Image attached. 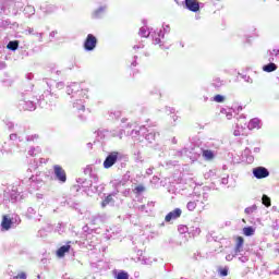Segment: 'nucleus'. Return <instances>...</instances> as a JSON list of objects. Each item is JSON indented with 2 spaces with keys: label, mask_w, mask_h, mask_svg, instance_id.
<instances>
[{
  "label": "nucleus",
  "mask_w": 279,
  "mask_h": 279,
  "mask_svg": "<svg viewBox=\"0 0 279 279\" xmlns=\"http://www.w3.org/2000/svg\"><path fill=\"white\" fill-rule=\"evenodd\" d=\"M53 175L54 180L60 182V184H64L66 182V171H64L60 165L53 166Z\"/></svg>",
  "instance_id": "7ed1b4c3"
},
{
  "label": "nucleus",
  "mask_w": 279,
  "mask_h": 279,
  "mask_svg": "<svg viewBox=\"0 0 279 279\" xmlns=\"http://www.w3.org/2000/svg\"><path fill=\"white\" fill-rule=\"evenodd\" d=\"M95 47H97V37H95L93 34H88L84 43V48L86 51H93Z\"/></svg>",
  "instance_id": "423d86ee"
},
{
  "label": "nucleus",
  "mask_w": 279,
  "mask_h": 279,
  "mask_svg": "<svg viewBox=\"0 0 279 279\" xmlns=\"http://www.w3.org/2000/svg\"><path fill=\"white\" fill-rule=\"evenodd\" d=\"M146 173H147V175H151V173H154V170H151V168H149L146 170Z\"/></svg>",
  "instance_id": "4d7b16f0"
},
{
  "label": "nucleus",
  "mask_w": 279,
  "mask_h": 279,
  "mask_svg": "<svg viewBox=\"0 0 279 279\" xmlns=\"http://www.w3.org/2000/svg\"><path fill=\"white\" fill-rule=\"evenodd\" d=\"M86 173H89L92 180H94V182H99V177H97V174L93 173V170L90 168H87L85 170Z\"/></svg>",
  "instance_id": "c756f323"
},
{
  "label": "nucleus",
  "mask_w": 279,
  "mask_h": 279,
  "mask_svg": "<svg viewBox=\"0 0 279 279\" xmlns=\"http://www.w3.org/2000/svg\"><path fill=\"white\" fill-rule=\"evenodd\" d=\"M4 197L10 198V202H21L23 194L19 192L17 186H13L9 192H5Z\"/></svg>",
  "instance_id": "20e7f679"
},
{
  "label": "nucleus",
  "mask_w": 279,
  "mask_h": 279,
  "mask_svg": "<svg viewBox=\"0 0 279 279\" xmlns=\"http://www.w3.org/2000/svg\"><path fill=\"white\" fill-rule=\"evenodd\" d=\"M7 48L10 49V51H16V49H19V41H9Z\"/></svg>",
  "instance_id": "393cba45"
},
{
  "label": "nucleus",
  "mask_w": 279,
  "mask_h": 279,
  "mask_svg": "<svg viewBox=\"0 0 279 279\" xmlns=\"http://www.w3.org/2000/svg\"><path fill=\"white\" fill-rule=\"evenodd\" d=\"M16 137H17V135L14 133L10 135L11 141H16Z\"/></svg>",
  "instance_id": "5fc2aeb1"
},
{
  "label": "nucleus",
  "mask_w": 279,
  "mask_h": 279,
  "mask_svg": "<svg viewBox=\"0 0 279 279\" xmlns=\"http://www.w3.org/2000/svg\"><path fill=\"white\" fill-rule=\"evenodd\" d=\"M43 98L46 99V101H50V104H52L51 99H53V94H51L49 92H45L43 95Z\"/></svg>",
  "instance_id": "72a5a7b5"
},
{
  "label": "nucleus",
  "mask_w": 279,
  "mask_h": 279,
  "mask_svg": "<svg viewBox=\"0 0 279 279\" xmlns=\"http://www.w3.org/2000/svg\"><path fill=\"white\" fill-rule=\"evenodd\" d=\"M150 34L151 33L147 31V27L143 26L140 28V36H142V38H148Z\"/></svg>",
  "instance_id": "bb28decb"
},
{
  "label": "nucleus",
  "mask_w": 279,
  "mask_h": 279,
  "mask_svg": "<svg viewBox=\"0 0 279 279\" xmlns=\"http://www.w3.org/2000/svg\"><path fill=\"white\" fill-rule=\"evenodd\" d=\"M35 36H37L39 43H43V33H35Z\"/></svg>",
  "instance_id": "49530a36"
},
{
  "label": "nucleus",
  "mask_w": 279,
  "mask_h": 279,
  "mask_svg": "<svg viewBox=\"0 0 279 279\" xmlns=\"http://www.w3.org/2000/svg\"><path fill=\"white\" fill-rule=\"evenodd\" d=\"M23 0H13L11 2V8L13 9V14H19L23 10Z\"/></svg>",
  "instance_id": "ddd939ff"
},
{
  "label": "nucleus",
  "mask_w": 279,
  "mask_h": 279,
  "mask_svg": "<svg viewBox=\"0 0 279 279\" xmlns=\"http://www.w3.org/2000/svg\"><path fill=\"white\" fill-rule=\"evenodd\" d=\"M182 216V209L180 208H175L174 210L170 211L166 218L165 221L169 222V221H173V219H179V217Z\"/></svg>",
  "instance_id": "9d476101"
},
{
  "label": "nucleus",
  "mask_w": 279,
  "mask_h": 279,
  "mask_svg": "<svg viewBox=\"0 0 279 279\" xmlns=\"http://www.w3.org/2000/svg\"><path fill=\"white\" fill-rule=\"evenodd\" d=\"M169 32H171V27L169 25L163 26V31H160L157 34V37L153 38L154 45H160L161 43L160 38H165V34H169Z\"/></svg>",
  "instance_id": "6e6552de"
},
{
  "label": "nucleus",
  "mask_w": 279,
  "mask_h": 279,
  "mask_svg": "<svg viewBox=\"0 0 279 279\" xmlns=\"http://www.w3.org/2000/svg\"><path fill=\"white\" fill-rule=\"evenodd\" d=\"M214 86H216L217 88H219V86H223V81H220L219 78H216L214 81Z\"/></svg>",
  "instance_id": "4c0bfd02"
},
{
  "label": "nucleus",
  "mask_w": 279,
  "mask_h": 279,
  "mask_svg": "<svg viewBox=\"0 0 279 279\" xmlns=\"http://www.w3.org/2000/svg\"><path fill=\"white\" fill-rule=\"evenodd\" d=\"M114 195H117V192L109 194L101 203V207L106 208V206H112L114 205Z\"/></svg>",
  "instance_id": "4468645a"
},
{
  "label": "nucleus",
  "mask_w": 279,
  "mask_h": 279,
  "mask_svg": "<svg viewBox=\"0 0 279 279\" xmlns=\"http://www.w3.org/2000/svg\"><path fill=\"white\" fill-rule=\"evenodd\" d=\"M234 254H229L226 256V260H233L234 259Z\"/></svg>",
  "instance_id": "de8ad7c7"
},
{
  "label": "nucleus",
  "mask_w": 279,
  "mask_h": 279,
  "mask_svg": "<svg viewBox=\"0 0 279 279\" xmlns=\"http://www.w3.org/2000/svg\"><path fill=\"white\" fill-rule=\"evenodd\" d=\"M64 279H71V277H64Z\"/></svg>",
  "instance_id": "338daca9"
},
{
  "label": "nucleus",
  "mask_w": 279,
  "mask_h": 279,
  "mask_svg": "<svg viewBox=\"0 0 279 279\" xmlns=\"http://www.w3.org/2000/svg\"><path fill=\"white\" fill-rule=\"evenodd\" d=\"M123 134H125V131L123 129H118V130H113L111 131V136H113V138H123Z\"/></svg>",
  "instance_id": "412c9836"
},
{
  "label": "nucleus",
  "mask_w": 279,
  "mask_h": 279,
  "mask_svg": "<svg viewBox=\"0 0 279 279\" xmlns=\"http://www.w3.org/2000/svg\"><path fill=\"white\" fill-rule=\"evenodd\" d=\"M13 228H16L19 226V223H21V217H19V215H15L14 217L11 218Z\"/></svg>",
  "instance_id": "7c9ffc66"
},
{
  "label": "nucleus",
  "mask_w": 279,
  "mask_h": 279,
  "mask_svg": "<svg viewBox=\"0 0 279 279\" xmlns=\"http://www.w3.org/2000/svg\"><path fill=\"white\" fill-rule=\"evenodd\" d=\"M57 88L59 89V90H62V88H64V83L63 82H59V83H57Z\"/></svg>",
  "instance_id": "c03bdc74"
},
{
  "label": "nucleus",
  "mask_w": 279,
  "mask_h": 279,
  "mask_svg": "<svg viewBox=\"0 0 279 279\" xmlns=\"http://www.w3.org/2000/svg\"><path fill=\"white\" fill-rule=\"evenodd\" d=\"M128 121V119H122L121 122L122 123H125Z\"/></svg>",
  "instance_id": "0e129e2a"
},
{
  "label": "nucleus",
  "mask_w": 279,
  "mask_h": 279,
  "mask_svg": "<svg viewBox=\"0 0 279 279\" xmlns=\"http://www.w3.org/2000/svg\"><path fill=\"white\" fill-rule=\"evenodd\" d=\"M112 114L116 116V119H119L121 117V111H114Z\"/></svg>",
  "instance_id": "3c124183"
},
{
  "label": "nucleus",
  "mask_w": 279,
  "mask_h": 279,
  "mask_svg": "<svg viewBox=\"0 0 279 279\" xmlns=\"http://www.w3.org/2000/svg\"><path fill=\"white\" fill-rule=\"evenodd\" d=\"M201 199H202V196H198V199L189 202L186 205L187 210L193 211L195 210V208H197L198 204H204V201H201Z\"/></svg>",
  "instance_id": "dca6fc26"
},
{
  "label": "nucleus",
  "mask_w": 279,
  "mask_h": 279,
  "mask_svg": "<svg viewBox=\"0 0 279 279\" xmlns=\"http://www.w3.org/2000/svg\"><path fill=\"white\" fill-rule=\"evenodd\" d=\"M28 191L29 193L34 192V191H38V189H40V186H43V180L38 179V177H34L32 175L28 179Z\"/></svg>",
  "instance_id": "39448f33"
},
{
  "label": "nucleus",
  "mask_w": 279,
  "mask_h": 279,
  "mask_svg": "<svg viewBox=\"0 0 279 279\" xmlns=\"http://www.w3.org/2000/svg\"><path fill=\"white\" fill-rule=\"evenodd\" d=\"M135 192H136V193H145V187H144L143 185H137V186L135 187Z\"/></svg>",
  "instance_id": "58836bf2"
},
{
  "label": "nucleus",
  "mask_w": 279,
  "mask_h": 279,
  "mask_svg": "<svg viewBox=\"0 0 279 279\" xmlns=\"http://www.w3.org/2000/svg\"><path fill=\"white\" fill-rule=\"evenodd\" d=\"M257 208L258 207L256 205H252L251 207L245 208L244 213L246 215H252V213H256Z\"/></svg>",
  "instance_id": "473e14b6"
},
{
  "label": "nucleus",
  "mask_w": 279,
  "mask_h": 279,
  "mask_svg": "<svg viewBox=\"0 0 279 279\" xmlns=\"http://www.w3.org/2000/svg\"><path fill=\"white\" fill-rule=\"evenodd\" d=\"M116 279H130V275L125 271H121L117 275Z\"/></svg>",
  "instance_id": "c9c22d12"
},
{
  "label": "nucleus",
  "mask_w": 279,
  "mask_h": 279,
  "mask_svg": "<svg viewBox=\"0 0 279 279\" xmlns=\"http://www.w3.org/2000/svg\"><path fill=\"white\" fill-rule=\"evenodd\" d=\"M181 231L186 232V227L181 228Z\"/></svg>",
  "instance_id": "680f3d73"
},
{
  "label": "nucleus",
  "mask_w": 279,
  "mask_h": 279,
  "mask_svg": "<svg viewBox=\"0 0 279 279\" xmlns=\"http://www.w3.org/2000/svg\"><path fill=\"white\" fill-rule=\"evenodd\" d=\"M107 10H108V5L99 7L97 10H95L93 12V17L94 19H101V16H104V14H106Z\"/></svg>",
  "instance_id": "2eb2a0df"
},
{
  "label": "nucleus",
  "mask_w": 279,
  "mask_h": 279,
  "mask_svg": "<svg viewBox=\"0 0 279 279\" xmlns=\"http://www.w3.org/2000/svg\"><path fill=\"white\" fill-rule=\"evenodd\" d=\"M24 14L29 19L36 14V9L33 5H26L24 8Z\"/></svg>",
  "instance_id": "aec40b11"
},
{
  "label": "nucleus",
  "mask_w": 279,
  "mask_h": 279,
  "mask_svg": "<svg viewBox=\"0 0 279 279\" xmlns=\"http://www.w3.org/2000/svg\"><path fill=\"white\" fill-rule=\"evenodd\" d=\"M221 183H222V184H228V177L222 178V179H221Z\"/></svg>",
  "instance_id": "864d4df0"
},
{
  "label": "nucleus",
  "mask_w": 279,
  "mask_h": 279,
  "mask_svg": "<svg viewBox=\"0 0 279 279\" xmlns=\"http://www.w3.org/2000/svg\"><path fill=\"white\" fill-rule=\"evenodd\" d=\"M226 117H227L228 120L232 119V112H227Z\"/></svg>",
  "instance_id": "6e6d98bb"
},
{
  "label": "nucleus",
  "mask_w": 279,
  "mask_h": 279,
  "mask_svg": "<svg viewBox=\"0 0 279 279\" xmlns=\"http://www.w3.org/2000/svg\"><path fill=\"white\" fill-rule=\"evenodd\" d=\"M243 243H244L243 238L239 236V238L236 239L235 255H238L239 252H241V247H243Z\"/></svg>",
  "instance_id": "b1692460"
},
{
  "label": "nucleus",
  "mask_w": 279,
  "mask_h": 279,
  "mask_svg": "<svg viewBox=\"0 0 279 279\" xmlns=\"http://www.w3.org/2000/svg\"><path fill=\"white\" fill-rule=\"evenodd\" d=\"M12 128H14V124L10 123L9 130H12Z\"/></svg>",
  "instance_id": "052dcab7"
},
{
  "label": "nucleus",
  "mask_w": 279,
  "mask_h": 279,
  "mask_svg": "<svg viewBox=\"0 0 279 279\" xmlns=\"http://www.w3.org/2000/svg\"><path fill=\"white\" fill-rule=\"evenodd\" d=\"M144 209H145V205H142V206H141V210H144Z\"/></svg>",
  "instance_id": "69168bd1"
},
{
  "label": "nucleus",
  "mask_w": 279,
  "mask_h": 279,
  "mask_svg": "<svg viewBox=\"0 0 279 279\" xmlns=\"http://www.w3.org/2000/svg\"><path fill=\"white\" fill-rule=\"evenodd\" d=\"M185 8H187L190 12H199V2H197V0H185Z\"/></svg>",
  "instance_id": "1a4fd4ad"
},
{
  "label": "nucleus",
  "mask_w": 279,
  "mask_h": 279,
  "mask_svg": "<svg viewBox=\"0 0 279 279\" xmlns=\"http://www.w3.org/2000/svg\"><path fill=\"white\" fill-rule=\"evenodd\" d=\"M233 135H235V136H241V131H240V130H234V131H233Z\"/></svg>",
  "instance_id": "603ef678"
},
{
  "label": "nucleus",
  "mask_w": 279,
  "mask_h": 279,
  "mask_svg": "<svg viewBox=\"0 0 279 279\" xmlns=\"http://www.w3.org/2000/svg\"><path fill=\"white\" fill-rule=\"evenodd\" d=\"M134 124L133 123H128L126 128H133Z\"/></svg>",
  "instance_id": "bf43d9fd"
},
{
  "label": "nucleus",
  "mask_w": 279,
  "mask_h": 279,
  "mask_svg": "<svg viewBox=\"0 0 279 279\" xmlns=\"http://www.w3.org/2000/svg\"><path fill=\"white\" fill-rule=\"evenodd\" d=\"M253 175L257 178V180H263V178H268L269 170L263 167H257L253 169Z\"/></svg>",
  "instance_id": "0eeeda50"
},
{
  "label": "nucleus",
  "mask_w": 279,
  "mask_h": 279,
  "mask_svg": "<svg viewBox=\"0 0 279 279\" xmlns=\"http://www.w3.org/2000/svg\"><path fill=\"white\" fill-rule=\"evenodd\" d=\"M274 274H275L276 276H279V267H278L276 270H274Z\"/></svg>",
  "instance_id": "13d9d810"
},
{
  "label": "nucleus",
  "mask_w": 279,
  "mask_h": 279,
  "mask_svg": "<svg viewBox=\"0 0 279 279\" xmlns=\"http://www.w3.org/2000/svg\"><path fill=\"white\" fill-rule=\"evenodd\" d=\"M214 101H216V104H223V101H226V96L216 95Z\"/></svg>",
  "instance_id": "f704fd0d"
},
{
  "label": "nucleus",
  "mask_w": 279,
  "mask_h": 279,
  "mask_svg": "<svg viewBox=\"0 0 279 279\" xmlns=\"http://www.w3.org/2000/svg\"><path fill=\"white\" fill-rule=\"evenodd\" d=\"M255 151H259V148H255Z\"/></svg>",
  "instance_id": "774afa93"
},
{
  "label": "nucleus",
  "mask_w": 279,
  "mask_h": 279,
  "mask_svg": "<svg viewBox=\"0 0 279 279\" xmlns=\"http://www.w3.org/2000/svg\"><path fill=\"white\" fill-rule=\"evenodd\" d=\"M36 140H38V135H37V134H35V135H28V136L26 137V141H36Z\"/></svg>",
  "instance_id": "37998d69"
},
{
  "label": "nucleus",
  "mask_w": 279,
  "mask_h": 279,
  "mask_svg": "<svg viewBox=\"0 0 279 279\" xmlns=\"http://www.w3.org/2000/svg\"><path fill=\"white\" fill-rule=\"evenodd\" d=\"M20 106L23 108V110H28L29 112L36 110V104H34L32 100H22Z\"/></svg>",
  "instance_id": "9b49d317"
},
{
  "label": "nucleus",
  "mask_w": 279,
  "mask_h": 279,
  "mask_svg": "<svg viewBox=\"0 0 279 279\" xmlns=\"http://www.w3.org/2000/svg\"><path fill=\"white\" fill-rule=\"evenodd\" d=\"M25 34L28 35V36H35L36 33H34V28L28 27V28L25 31Z\"/></svg>",
  "instance_id": "ea45409f"
},
{
  "label": "nucleus",
  "mask_w": 279,
  "mask_h": 279,
  "mask_svg": "<svg viewBox=\"0 0 279 279\" xmlns=\"http://www.w3.org/2000/svg\"><path fill=\"white\" fill-rule=\"evenodd\" d=\"M26 217H28V219H34V217H36V209H34V207H28Z\"/></svg>",
  "instance_id": "cd10ccee"
},
{
  "label": "nucleus",
  "mask_w": 279,
  "mask_h": 279,
  "mask_svg": "<svg viewBox=\"0 0 279 279\" xmlns=\"http://www.w3.org/2000/svg\"><path fill=\"white\" fill-rule=\"evenodd\" d=\"M123 158V155L119 151H111L107 155L105 161L102 162L104 169H112L116 162H119Z\"/></svg>",
  "instance_id": "f03ea898"
},
{
  "label": "nucleus",
  "mask_w": 279,
  "mask_h": 279,
  "mask_svg": "<svg viewBox=\"0 0 279 279\" xmlns=\"http://www.w3.org/2000/svg\"><path fill=\"white\" fill-rule=\"evenodd\" d=\"M267 54L269 56L268 58V62H274V56L277 58V56H279V50L278 49H272V50H268Z\"/></svg>",
  "instance_id": "5701e85b"
},
{
  "label": "nucleus",
  "mask_w": 279,
  "mask_h": 279,
  "mask_svg": "<svg viewBox=\"0 0 279 279\" xmlns=\"http://www.w3.org/2000/svg\"><path fill=\"white\" fill-rule=\"evenodd\" d=\"M13 279H27V275L25 272L19 274L17 276L13 277Z\"/></svg>",
  "instance_id": "a19ab883"
},
{
  "label": "nucleus",
  "mask_w": 279,
  "mask_h": 279,
  "mask_svg": "<svg viewBox=\"0 0 279 279\" xmlns=\"http://www.w3.org/2000/svg\"><path fill=\"white\" fill-rule=\"evenodd\" d=\"M77 183L81 184L82 186H84L85 189H88V186H93L92 182H88V181L83 180V179H78Z\"/></svg>",
  "instance_id": "2f4dec72"
},
{
  "label": "nucleus",
  "mask_w": 279,
  "mask_h": 279,
  "mask_svg": "<svg viewBox=\"0 0 279 279\" xmlns=\"http://www.w3.org/2000/svg\"><path fill=\"white\" fill-rule=\"evenodd\" d=\"M1 228L5 231L10 230V228H14L12 225V218H9L8 215H4L2 217Z\"/></svg>",
  "instance_id": "f8f14e48"
},
{
  "label": "nucleus",
  "mask_w": 279,
  "mask_h": 279,
  "mask_svg": "<svg viewBox=\"0 0 279 279\" xmlns=\"http://www.w3.org/2000/svg\"><path fill=\"white\" fill-rule=\"evenodd\" d=\"M36 151V148H34V147H31L29 149H28V156H35V153Z\"/></svg>",
  "instance_id": "a18cd8bd"
},
{
  "label": "nucleus",
  "mask_w": 279,
  "mask_h": 279,
  "mask_svg": "<svg viewBox=\"0 0 279 279\" xmlns=\"http://www.w3.org/2000/svg\"><path fill=\"white\" fill-rule=\"evenodd\" d=\"M262 202H263L264 206H266L267 208H269V206H271V198H269V196H267L265 194L262 197Z\"/></svg>",
  "instance_id": "c85d7f7f"
},
{
  "label": "nucleus",
  "mask_w": 279,
  "mask_h": 279,
  "mask_svg": "<svg viewBox=\"0 0 279 279\" xmlns=\"http://www.w3.org/2000/svg\"><path fill=\"white\" fill-rule=\"evenodd\" d=\"M87 147L92 148V147H93V144L88 143V144H87Z\"/></svg>",
  "instance_id": "e2e57ef3"
},
{
  "label": "nucleus",
  "mask_w": 279,
  "mask_h": 279,
  "mask_svg": "<svg viewBox=\"0 0 279 279\" xmlns=\"http://www.w3.org/2000/svg\"><path fill=\"white\" fill-rule=\"evenodd\" d=\"M277 69L278 65H276L274 61H270V63L263 66V71H265L266 73H274V71H276Z\"/></svg>",
  "instance_id": "6ab92c4d"
},
{
  "label": "nucleus",
  "mask_w": 279,
  "mask_h": 279,
  "mask_svg": "<svg viewBox=\"0 0 279 279\" xmlns=\"http://www.w3.org/2000/svg\"><path fill=\"white\" fill-rule=\"evenodd\" d=\"M254 228H252V227H245L244 229H243V234L245 235V236H254Z\"/></svg>",
  "instance_id": "a878e982"
},
{
  "label": "nucleus",
  "mask_w": 279,
  "mask_h": 279,
  "mask_svg": "<svg viewBox=\"0 0 279 279\" xmlns=\"http://www.w3.org/2000/svg\"><path fill=\"white\" fill-rule=\"evenodd\" d=\"M247 128L248 130H260V120L258 118L252 119Z\"/></svg>",
  "instance_id": "f3484780"
},
{
  "label": "nucleus",
  "mask_w": 279,
  "mask_h": 279,
  "mask_svg": "<svg viewBox=\"0 0 279 279\" xmlns=\"http://www.w3.org/2000/svg\"><path fill=\"white\" fill-rule=\"evenodd\" d=\"M57 35H58V32H56V31H52V32L49 34L50 38H56Z\"/></svg>",
  "instance_id": "8fccbe9b"
},
{
  "label": "nucleus",
  "mask_w": 279,
  "mask_h": 279,
  "mask_svg": "<svg viewBox=\"0 0 279 279\" xmlns=\"http://www.w3.org/2000/svg\"><path fill=\"white\" fill-rule=\"evenodd\" d=\"M71 250V245L66 244L61 246L58 251H57V256L59 258H64V255L68 254V252H70Z\"/></svg>",
  "instance_id": "a211bd4d"
},
{
  "label": "nucleus",
  "mask_w": 279,
  "mask_h": 279,
  "mask_svg": "<svg viewBox=\"0 0 279 279\" xmlns=\"http://www.w3.org/2000/svg\"><path fill=\"white\" fill-rule=\"evenodd\" d=\"M203 158H205V160H213L215 158V151L209 149L203 150Z\"/></svg>",
  "instance_id": "4be33fe9"
},
{
  "label": "nucleus",
  "mask_w": 279,
  "mask_h": 279,
  "mask_svg": "<svg viewBox=\"0 0 279 279\" xmlns=\"http://www.w3.org/2000/svg\"><path fill=\"white\" fill-rule=\"evenodd\" d=\"M219 274H220V276H222V277L228 276V268H221V269L219 270Z\"/></svg>",
  "instance_id": "79ce46f5"
},
{
  "label": "nucleus",
  "mask_w": 279,
  "mask_h": 279,
  "mask_svg": "<svg viewBox=\"0 0 279 279\" xmlns=\"http://www.w3.org/2000/svg\"><path fill=\"white\" fill-rule=\"evenodd\" d=\"M146 141H148V143H151L153 141H156V133H148L146 135Z\"/></svg>",
  "instance_id": "e433bc0d"
},
{
  "label": "nucleus",
  "mask_w": 279,
  "mask_h": 279,
  "mask_svg": "<svg viewBox=\"0 0 279 279\" xmlns=\"http://www.w3.org/2000/svg\"><path fill=\"white\" fill-rule=\"evenodd\" d=\"M66 95H71V102L73 104V108L77 109L78 111H84L86 109L84 104L88 98V89L82 88V84L71 83L68 85Z\"/></svg>",
  "instance_id": "f257e3e1"
},
{
  "label": "nucleus",
  "mask_w": 279,
  "mask_h": 279,
  "mask_svg": "<svg viewBox=\"0 0 279 279\" xmlns=\"http://www.w3.org/2000/svg\"><path fill=\"white\" fill-rule=\"evenodd\" d=\"M239 260H241V263H247V257L241 256V257H239Z\"/></svg>",
  "instance_id": "09e8293b"
}]
</instances>
